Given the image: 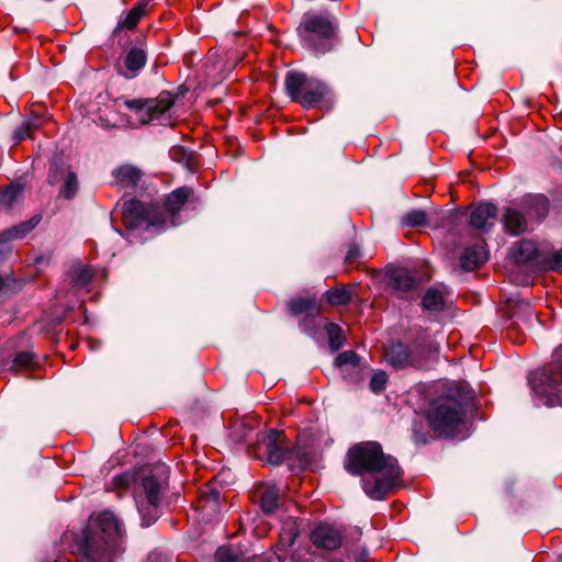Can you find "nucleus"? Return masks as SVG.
<instances>
[{
  "label": "nucleus",
  "instance_id": "obj_7",
  "mask_svg": "<svg viewBox=\"0 0 562 562\" xmlns=\"http://www.w3.org/2000/svg\"><path fill=\"white\" fill-rule=\"evenodd\" d=\"M122 222L128 231H164L167 220L156 204H144L131 199L122 206Z\"/></svg>",
  "mask_w": 562,
  "mask_h": 562
},
{
  "label": "nucleus",
  "instance_id": "obj_43",
  "mask_svg": "<svg viewBox=\"0 0 562 562\" xmlns=\"http://www.w3.org/2000/svg\"><path fill=\"white\" fill-rule=\"evenodd\" d=\"M24 123H31L30 124L31 125V131L33 133L35 130L40 128V126L42 124V119L40 116H37V115H34L31 119H29L27 121H25Z\"/></svg>",
  "mask_w": 562,
  "mask_h": 562
},
{
  "label": "nucleus",
  "instance_id": "obj_18",
  "mask_svg": "<svg viewBox=\"0 0 562 562\" xmlns=\"http://www.w3.org/2000/svg\"><path fill=\"white\" fill-rule=\"evenodd\" d=\"M505 231L512 235H519L527 231V221L525 215L512 207L506 209L503 215Z\"/></svg>",
  "mask_w": 562,
  "mask_h": 562
},
{
  "label": "nucleus",
  "instance_id": "obj_39",
  "mask_svg": "<svg viewBox=\"0 0 562 562\" xmlns=\"http://www.w3.org/2000/svg\"><path fill=\"white\" fill-rule=\"evenodd\" d=\"M413 439L417 445H425L428 440L427 434L423 432L417 424L413 427Z\"/></svg>",
  "mask_w": 562,
  "mask_h": 562
},
{
  "label": "nucleus",
  "instance_id": "obj_9",
  "mask_svg": "<svg viewBox=\"0 0 562 562\" xmlns=\"http://www.w3.org/2000/svg\"><path fill=\"white\" fill-rule=\"evenodd\" d=\"M434 350V344L429 340L427 331L420 329L413 349L402 342L392 344L385 349L384 357L392 367L404 369L419 366L426 356Z\"/></svg>",
  "mask_w": 562,
  "mask_h": 562
},
{
  "label": "nucleus",
  "instance_id": "obj_31",
  "mask_svg": "<svg viewBox=\"0 0 562 562\" xmlns=\"http://www.w3.org/2000/svg\"><path fill=\"white\" fill-rule=\"evenodd\" d=\"M34 364V355L29 351L19 352L13 359V368L15 370L31 369Z\"/></svg>",
  "mask_w": 562,
  "mask_h": 562
},
{
  "label": "nucleus",
  "instance_id": "obj_32",
  "mask_svg": "<svg viewBox=\"0 0 562 562\" xmlns=\"http://www.w3.org/2000/svg\"><path fill=\"white\" fill-rule=\"evenodd\" d=\"M387 374L384 371L375 372L370 381V389L374 393H379L385 389Z\"/></svg>",
  "mask_w": 562,
  "mask_h": 562
},
{
  "label": "nucleus",
  "instance_id": "obj_26",
  "mask_svg": "<svg viewBox=\"0 0 562 562\" xmlns=\"http://www.w3.org/2000/svg\"><path fill=\"white\" fill-rule=\"evenodd\" d=\"M326 299L330 305H345L351 300V291L347 286L330 289L326 292Z\"/></svg>",
  "mask_w": 562,
  "mask_h": 562
},
{
  "label": "nucleus",
  "instance_id": "obj_40",
  "mask_svg": "<svg viewBox=\"0 0 562 562\" xmlns=\"http://www.w3.org/2000/svg\"><path fill=\"white\" fill-rule=\"evenodd\" d=\"M359 256H360L359 247L357 245L352 244L348 248V251L346 255V261L348 263H352Z\"/></svg>",
  "mask_w": 562,
  "mask_h": 562
},
{
  "label": "nucleus",
  "instance_id": "obj_20",
  "mask_svg": "<svg viewBox=\"0 0 562 562\" xmlns=\"http://www.w3.org/2000/svg\"><path fill=\"white\" fill-rule=\"evenodd\" d=\"M538 254V247L532 240L522 239L513 248V257L518 265L532 262Z\"/></svg>",
  "mask_w": 562,
  "mask_h": 562
},
{
  "label": "nucleus",
  "instance_id": "obj_37",
  "mask_svg": "<svg viewBox=\"0 0 562 562\" xmlns=\"http://www.w3.org/2000/svg\"><path fill=\"white\" fill-rule=\"evenodd\" d=\"M297 537V531L294 527H291L289 530L282 529L280 535V542L282 546L288 547L292 546Z\"/></svg>",
  "mask_w": 562,
  "mask_h": 562
},
{
  "label": "nucleus",
  "instance_id": "obj_8",
  "mask_svg": "<svg viewBox=\"0 0 562 562\" xmlns=\"http://www.w3.org/2000/svg\"><path fill=\"white\" fill-rule=\"evenodd\" d=\"M560 352V349H555L553 361L546 369L532 372L528 379L532 391L539 397L546 398L544 403L548 405H554L561 402L562 363L559 359Z\"/></svg>",
  "mask_w": 562,
  "mask_h": 562
},
{
  "label": "nucleus",
  "instance_id": "obj_28",
  "mask_svg": "<svg viewBox=\"0 0 562 562\" xmlns=\"http://www.w3.org/2000/svg\"><path fill=\"white\" fill-rule=\"evenodd\" d=\"M78 189L79 183L76 173L72 171H68L65 178L64 186L60 190V194L65 199L70 200L77 194Z\"/></svg>",
  "mask_w": 562,
  "mask_h": 562
},
{
  "label": "nucleus",
  "instance_id": "obj_35",
  "mask_svg": "<svg viewBox=\"0 0 562 562\" xmlns=\"http://www.w3.org/2000/svg\"><path fill=\"white\" fill-rule=\"evenodd\" d=\"M92 280V272L89 267H81L75 271V282L79 286H86Z\"/></svg>",
  "mask_w": 562,
  "mask_h": 562
},
{
  "label": "nucleus",
  "instance_id": "obj_2",
  "mask_svg": "<svg viewBox=\"0 0 562 562\" xmlns=\"http://www.w3.org/2000/svg\"><path fill=\"white\" fill-rule=\"evenodd\" d=\"M469 400L465 390L456 384L449 385L442 395L434 398L426 411L432 431L439 437H454L464 423Z\"/></svg>",
  "mask_w": 562,
  "mask_h": 562
},
{
  "label": "nucleus",
  "instance_id": "obj_23",
  "mask_svg": "<svg viewBox=\"0 0 562 562\" xmlns=\"http://www.w3.org/2000/svg\"><path fill=\"white\" fill-rule=\"evenodd\" d=\"M423 306L428 311H442L445 307V292L439 288H430L423 297Z\"/></svg>",
  "mask_w": 562,
  "mask_h": 562
},
{
  "label": "nucleus",
  "instance_id": "obj_46",
  "mask_svg": "<svg viewBox=\"0 0 562 562\" xmlns=\"http://www.w3.org/2000/svg\"><path fill=\"white\" fill-rule=\"evenodd\" d=\"M538 203L542 206V209L544 210V212L547 211V206H548V201L547 199L544 198H539L538 199Z\"/></svg>",
  "mask_w": 562,
  "mask_h": 562
},
{
  "label": "nucleus",
  "instance_id": "obj_38",
  "mask_svg": "<svg viewBox=\"0 0 562 562\" xmlns=\"http://www.w3.org/2000/svg\"><path fill=\"white\" fill-rule=\"evenodd\" d=\"M31 123H23L14 131V139L19 143L32 136Z\"/></svg>",
  "mask_w": 562,
  "mask_h": 562
},
{
  "label": "nucleus",
  "instance_id": "obj_47",
  "mask_svg": "<svg viewBox=\"0 0 562 562\" xmlns=\"http://www.w3.org/2000/svg\"><path fill=\"white\" fill-rule=\"evenodd\" d=\"M2 284H3V280H2V278L0 277V289L2 288Z\"/></svg>",
  "mask_w": 562,
  "mask_h": 562
},
{
  "label": "nucleus",
  "instance_id": "obj_16",
  "mask_svg": "<svg viewBox=\"0 0 562 562\" xmlns=\"http://www.w3.org/2000/svg\"><path fill=\"white\" fill-rule=\"evenodd\" d=\"M283 434L277 429H270L267 434L266 453L269 463L280 464L285 456V448L281 445Z\"/></svg>",
  "mask_w": 562,
  "mask_h": 562
},
{
  "label": "nucleus",
  "instance_id": "obj_13",
  "mask_svg": "<svg viewBox=\"0 0 562 562\" xmlns=\"http://www.w3.org/2000/svg\"><path fill=\"white\" fill-rule=\"evenodd\" d=\"M487 255L484 241L468 247L460 257L461 268L465 271L474 270L487 260Z\"/></svg>",
  "mask_w": 562,
  "mask_h": 562
},
{
  "label": "nucleus",
  "instance_id": "obj_15",
  "mask_svg": "<svg viewBox=\"0 0 562 562\" xmlns=\"http://www.w3.org/2000/svg\"><path fill=\"white\" fill-rule=\"evenodd\" d=\"M113 182L121 189L135 188L142 179V171L132 165H123L113 170Z\"/></svg>",
  "mask_w": 562,
  "mask_h": 562
},
{
  "label": "nucleus",
  "instance_id": "obj_34",
  "mask_svg": "<svg viewBox=\"0 0 562 562\" xmlns=\"http://www.w3.org/2000/svg\"><path fill=\"white\" fill-rule=\"evenodd\" d=\"M360 362V359L358 355L353 351H345L338 355L336 358L337 366L341 367L345 364H351L352 367H358Z\"/></svg>",
  "mask_w": 562,
  "mask_h": 562
},
{
  "label": "nucleus",
  "instance_id": "obj_5",
  "mask_svg": "<svg viewBox=\"0 0 562 562\" xmlns=\"http://www.w3.org/2000/svg\"><path fill=\"white\" fill-rule=\"evenodd\" d=\"M297 32L303 46L316 54L329 52L337 35L334 22L322 14H305Z\"/></svg>",
  "mask_w": 562,
  "mask_h": 562
},
{
  "label": "nucleus",
  "instance_id": "obj_21",
  "mask_svg": "<svg viewBox=\"0 0 562 562\" xmlns=\"http://www.w3.org/2000/svg\"><path fill=\"white\" fill-rule=\"evenodd\" d=\"M146 54L140 48H132L124 59L126 71L124 76L126 78H133L136 74L145 66Z\"/></svg>",
  "mask_w": 562,
  "mask_h": 562
},
{
  "label": "nucleus",
  "instance_id": "obj_12",
  "mask_svg": "<svg viewBox=\"0 0 562 562\" xmlns=\"http://www.w3.org/2000/svg\"><path fill=\"white\" fill-rule=\"evenodd\" d=\"M341 532L328 524L318 525L311 533V541L317 548L335 550L341 544Z\"/></svg>",
  "mask_w": 562,
  "mask_h": 562
},
{
  "label": "nucleus",
  "instance_id": "obj_25",
  "mask_svg": "<svg viewBox=\"0 0 562 562\" xmlns=\"http://www.w3.org/2000/svg\"><path fill=\"white\" fill-rule=\"evenodd\" d=\"M22 195V187L20 184H10L0 191V211H7L13 207Z\"/></svg>",
  "mask_w": 562,
  "mask_h": 562
},
{
  "label": "nucleus",
  "instance_id": "obj_30",
  "mask_svg": "<svg viewBox=\"0 0 562 562\" xmlns=\"http://www.w3.org/2000/svg\"><path fill=\"white\" fill-rule=\"evenodd\" d=\"M427 222L426 213L422 210H413L406 213L402 217V223L406 226L411 227H420L425 226Z\"/></svg>",
  "mask_w": 562,
  "mask_h": 562
},
{
  "label": "nucleus",
  "instance_id": "obj_41",
  "mask_svg": "<svg viewBox=\"0 0 562 562\" xmlns=\"http://www.w3.org/2000/svg\"><path fill=\"white\" fill-rule=\"evenodd\" d=\"M355 562H370V557L367 550L360 549L355 553Z\"/></svg>",
  "mask_w": 562,
  "mask_h": 562
},
{
  "label": "nucleus",
  "instance_id": "obj_1",
  "mask_svg": "<svg viewBox=\"0 0 562 562\" xmlns=\"http://www.w3.org/2000/svg\"><path fill=\"white\" fill-rule=\"evenodd\" d=\"M345 469L353 475L369 473L363 491L372 499H383L401 476L397 460L384 454L375 441L360 442L348 450Z\"/></svg>",
  "mask_w": 562,
  "mask_h": 562
},
{
  "label": "nucleus",
  "instance_id": "obj_42",
  "mask_svg": "<svg viewBox=\"0 0 562 562\" xmlns=\"http://www.w3.org/2000/svg\"><path fill=\"white\" fill-rule=\"evenodd\" d=\"M552 260H553L552 266H551L552 269H555V270L562 269V251L555 252L553 255Z\"/></svg>",
  "mask_w": 562,
  "mask_h": 562
},
{
  "label": "nucleus",
  "instance_id": "obj_3",
  "mask_svg": "<svg viewBox=\"0 0 562 562\" xmlns=\"http://www.w3.org/2000/svg\"><path fill=\"white\" fill-rule=\"evenodd\" d=\"M123 536V528L113 513H100L83 531L79 555L87 562H108L110 550Z\"/></svg>",
  "mask_w": 562,
  "mask_h": 562
},
{
  "label": "nucleus",
  "instance_id": "obj_10",
  "mask_svg": "<svg viewBox=\"0 0 562 562\" xmlns=\"http://www.w3.org/2000/svg\"><path fill=\"white\" fill-rule=\"evenodd\" d=\"M173 104L175 97L168 91H162L156 99H127L122 97L115 101L114 106L130 110L140 124H146L159 120Z\"/></svg>",
  "mask_w": 562,
  "mask_h": 562
},
{
  "label": "nucleus",
  "instance_id": "obj_14",
  "mask_svg": "<svg viewBox=\"0 0 562 562\" xmlns=\"http://www.w3.org/2000/svg\"><path fill=\"white\" fill-rule=\"evenodd\" d=\"M389 285L401 293H406L417 286L414 274L405 268H395L389 271Z\"/></svg>",
  "mask_w": 562,
  "mask_h": 562
},
{
  "label": "nucleus",
  "instance_id": "obj_44",
  "mask_svg": "<svg viewBox=\"0 0 562 562\" xmlns=\"http://www.w3.org/2000/svg\"><path fill=\"white\" fill-rule=\"evenodd\" d=\"M114 482H115L116 486L121 487L122 485L128 484V477L125 475L115 476Z\"/></svg>",
  "mask_w": 562,
  "mask_h": 562
},
{
  "label": "nucleus",
  "instance_id": "obj_22",
  "mask_svg": "<svg viewBox=\"0 0 562 562\" xmlns=\"http://www.w3.org/2000/svg\"><path fill=\"white\" fill-rule=\"evenodd\" d=\"M289 311L293 316L312 315L318 311V305L314 297H297L289 302Z\"/></svg>",
  "mask_w": 562,
  "mask_h": 562
},
{
  "label": "nucleus",
  "instance_id": "obj_6",
  "mask_svg": "<svg viewBox=\"0 0 562 562\" xmlns=\"http://www.w3.org/2000/svg\"><path fill=\"white\" fill-rule=\"evenodd\" d=\"M167 479L164 468L143 477L140 490L135 496L143 526L151 525L159 517L161 498L168 484Z\"/></svg>",
  "mask_w": 562,
  "mask_h": 562
},
{
  "label": "nucleus",
  "instance_id": "obj_36",
  "mask_svg": "<svg viewBox=\"0 0 562 562\" xmlns=\"http://www.w3.org/2000/svg\"><path fill=\"white\" fill-rule=\"evenodd\" d=\"M216 562H243L231 549L221 547L216 551Z\"/></svg>",
  "mask_w": 562,
  "mask_h": 562
},
{
  "label": "nucleus",
  "instance_id": "obj_24",
  "mask_svg": "<svg viewBox=\"0 0 562 562\" xmlns=\"http://www.w3.org/2000/svg\"><path fill=\"white\" fill-rule=\"evenodd\" d=\"M280 491L274 485H268L261 493V509L263 513L270 515L276 512L279 506Z\"/></svg>",
  "mask_w": 562,
  "mask_h": 562
},
{
  "label": "nucleus",
  "instance_id": "obj_45",
  "mask_svg": "<svg viewBox=\"0 0 562 562\" xmlns=\"http://www.w3.org/2000/svg\"><path fill=\"white\" fill-rule=\"evenodd\" d=\"M49 182L55 183L56 182V164L50 165L49 169Z\"/></svg>",
  "mask_w": 562,
  "mask_h": 562
},
{
  "label": "nucleus",
  "instance_id": "obj_27",
  "mask_svg": "<svg viewBox=\"0 0 562 562\" xmlns=\"http://www.w3.org/2000/svg\"><path fill=\"white\" fill-rule=\"evenodd\" d=\"M146 8V2L138 3L135 8H133L125 19L121 21L117 25L119 29H128L133 30L137 23L140 21Z\"/></svg>",
  "mask_w": 562,
  "mask_h": 562
},
{
  "label": "nucleus",
  "instance_id": "obj_4",
  "mask_svg": "<svg viewBox=\"0 0 562 562\" xmlns=\"http://www.w3.org/2000/svg\"><path fill=\"white\" fill-rule=\"evenodd\" d=\"M284 87L288 97L306 110L327 101L331 94L326 82L302 71H288Z\"/></svg>",
  "mask_w": 562,
  "mask_h": 562
},
{
  "label": "nucleus",
  "instance_id": "obj_11",
  "mask_svg": "<svg viewBox=\"0 0 562 562\" xmlns=\"http://www.w3.org/2000/svg\"><path fill=\"white\" fill-rule=\"evenodd\" d=\"M192 194V189L182 187L176 189L166 196L164 206H159L164 217L167 220L166 228L176 226L178 224L177 215Z\"/></svg>",
  "mask_w": 562,
  "mask_h": 562
},
{
  "label": "nucleus",
  "instance_id": "obj_33",
  "mask_svg": "<svg viewBox=\"0 0 562 562\" xmlns=\"http://www.w3.org/2000/svg\"><path fill=\"white\" fill-rule=\"evenodd\" d=\"M100 120L102 121L103 125L105 126H122L125 127L130 125V120L126 117L124 113L122 115L116 114L115 116L109 117L108 115L100 116Z\"/></svg>",
  "mask_w": 562,
  "mask_h": 562
},
{
  "label": "nucleus",
  "instance_id": "obj_19",
  "mask_svg": "<svg viewBox=\"0 0 562 562\" xmlns=\"http://www.w3.org/2000/svg\"><path fill=\"white\" fill-rule=\"evenodd\" d=\"M40 221L41 217L38 215H35L29 221L22 222L11 228L4 229L3 232L0 233V241H10L23 238L36 227Z\"/></svg>",
  "mask_w": 562,
  "mask_h": 562
},
{
  "label": "nucleus",
  "instance_id": "obj_17",
  "mask_svg": "<svg viewBox=\"0 0 562 562\" xmlns=\"http://www.w3.org/2000/svg\"><path fill=\"white\" fill-rule=\"evenodd\" d=\"M497 207L493 203L477 205L470 215V223L475 228L492 226L496 218Z\"/></svg>",
  "mask_w": 562,
  "mask_h": 562
},
{
  "label": "nucleus",
  "instance_id": "obj_29",
  "mask_svg": "<svg viewBox=\"0 0 562 562\" xmlns=\"http://www.w3.org/2000/svg\"><path fill=\"white\" fill-rule=\"evenodd\" d=\"M329 345L333 349H339L342 346L344 337L342 330L339 325L335 323H327L325 326Z\"/></svg>",
  "mask_w": 562,
  "mask_h": 562
}]
</instances>
